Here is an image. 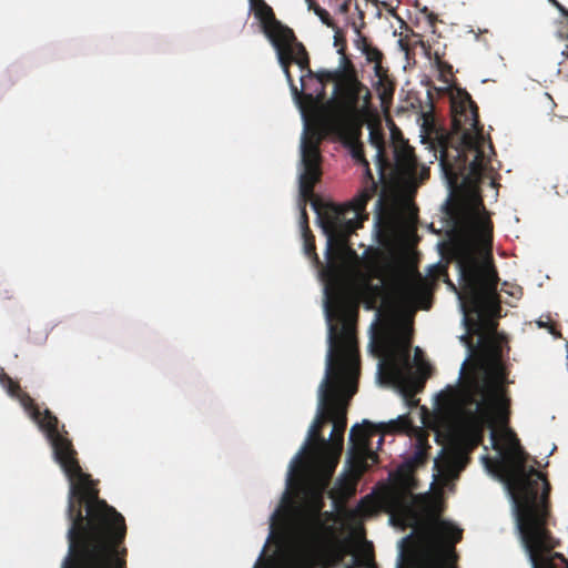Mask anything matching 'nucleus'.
<instances>
[{
	"instance_id": "f257e3e1",
	"label": "nucleus",
	"mask_w": 568,
	"mask_h": 568,
	"mask_svg": "<svg viewBox=\"0 0 568 568\" xmlns=\"http://www.w3.org/2000/svg\"><path fill=\"white\" fill-rule=\"evenodd\" d=\"M325 295L329 344L326 375L318 390V413L310 427L306 443L292 460L291 473L303 464L304 455L310 454L329 479L343 450L348 400L357 392L359 354L357 306L339 283L326 286Z\"/></svg>"
},
{
	"instance_id": "f03ea898",
	"label": "nucleus",
	"mask_w": 568,
	"mask_h": 568,
	"mask_svg": "<svg viewBox=\"0 0 568 568\" xmlns=\"http://www.w3.org/2000/svg\"><path fill=\"white\" fill-rule=\"evenodd\" d=\"M42 430L51 444L54 460L60 465L70 487L68 494V555L61 568H126L124 517L99 497L91 475L83 473L78 453L68 432L45 409Z\"/></svg>"
},
{
	"instance_id": "7ed1b4c3",
	"label": "nucleus",
	"mask_w": 568,
	"mask_h": 568,
	"mask_svg": "<svg viewBox=\"0 0 568 568\" xmlns=\"http://www.w3.org/2000/svg\"><path fill=\"white\" fill-rule=\"evenodd\" d=\"M453 128L460 132L458 145L444 144L439 163L452 182L463 179L470 187H478L486 171L479 113L476 102L466 89H457L450 101Z\"/></svg>"
},
{
	"instance_id": "20e7f679",
	"label": "nucleus",
	"mask_w": 568,
	"mask_h": 568,
	"mask_svg": "<svg viewBox=\"0 0 568 568\" xmlns=\"http://www.w3.org/2000/svg\"><path fill=\"white\" fill-rule=\"evenodd\" d=\"M392 430L415 432V453L409 465H402L389 484L382 485L372 496L375 508L389 514L390 521L403 528H417L422 524V496L415 495L417 480L413 475V467L424 465L428 457V434L423 428L414 427L408 416H399L389 423Z\"/></svg>"
},
{
	"instance_id": "39448f33",
	"label": "nucleus",
	"mask_w": 568,
	"mask_h": 568,
	"mask_svg": "<svg viewBox=\"0 0 568 568\" xmlns=\"http://www.w3.org/2000/svg\"><path fill=\"white\" fill-rule=\"evenodd\" d=\"M458 435L463 445L473 450L484 442L486 428H490L493 447L500 450L497 427H507L510 420L511 399L507 388L496 378L473 381L462 393Z\"/></svg>"
},
{
	"instance_id": "423d86ee",
	"label": "nucleus",
	"mask_w": 568,
	"mask_h": 568,
	"mask_svg": "<svg viewBox=\"0 0 568 568\" xmlns=\"http://www.w3.org/2000/svg\"><path fill=\"white\" fill-rule=\"evenodd\" d=\"M341 142L349 151L352 158L365 168L367 185L349 203L331 205L322 217V226L328 236V250L334 245L347 246V240L368 219L366 205L375 195L377 184L374 181L369 163L365 159L364 148L359 141L361 123L353 121H333Z\"/></svg>"
},
{
	"instance_id": "0eeeda50",
	"label": "nucleus",
	"mask_w": 568,
	"mask_h": 568,
	"mask_svg": "<svg viewBox=\"0 0 568 568\" xmlns=\"http://www.w3.org/2000/svg\"><path fill=\"white\" fill-rule=\"evenodd\" d=\"M452 258L457 263L463 281V294L469 311L481 317L497 305L498 273L493 258H479L476 247L465 241L456 242L450 248Z\"/></svg>"
},
{
	"instance_id": "6e6552de",
	"label": "nucleus",
	"mask_w": 568,
	"mask_h": 568,
	"mask_svg": "<svg viewBox=\"0 0 568 568\" xmlns=\"http://www.w3.org/2000/svg\"><path fill=\"white\" fill-rule=\"evenodd\" d=\"M255 18L260 21L262 31L276 50L278 62L285 73L287 82L292 84V74L290 67L295 63L302 70H310V57L302 42H300L294 31L276 19L271 6L264 0L250 6Z\"/></svg>"
},
{
	"instance_id": "1a4fd4ad",
	"label": "nucleus",
	"mask_w": 568,
	"mask_h": 568,
	"mask_svg": "<svg viewBox=\"0 0 568 568\" xmlns=\"http://www.w3.org/2000/svg\"><path fill=\"white\" fill-rule=\"evenodd\" d=\"M301 155L303 171L300 173L298 176V191L301 197V224L304 232L306 231V226H308L306 203L311 201L313 209L316 211L318 215L321 224L322 217L324 216L328 206H331L332 204L326 205L324 212H321V202L318 200H313L314 187L321 181L322 178V155L320 152V138H316L315 135H305L302 141ZM321 227L323 226L321 225ZM324 234L327 235L326 233ZM326 237L328 239V236ZM348 250L352 251V248L349 247V239L347 240V246L338 247L337 245H334L331 251L328 248L326 250V254L331 260L333 258V255Z\"/></svg>"
},
{
	"instance_id": "9d476101",
	"label": "nucleus",
	"mask_w": 568,
	"mask_h": 568,
	"mask_svg": "<svg viewBox=\"0 0 568 568\" xmlns=\"http://www.w3.org/2000/svg\"><path fill=\"white\" fill-rule=\"evenodd\" d=\"M323 507L322 490L307 489L304 504L290 527L291 539L297 550L308 552L322 541L325 529V521L322 518Z\"/></svg>"
},
{
	"instance_id": "9b49d317",
	"label": "nucleus",
	"mask_w": 568,
	"mask_h": 568,
	"mask_svg": "<svg viewBox=\"0 0 568 568\" xmlns=\"http://www.w3.org/2000/svg\"><path fill=\"white\" fill-rule=\"evenodd\" d=\"M335 93L338 118L333 121L358 122L361 112L368 109L371 104V91L358 80L356 69L348 58H344V65L337 74Z\"/></svg>"
},
{
	"instance_id": "f8f14e48",
	"label": "nucleus",
	"mask_w": 568,
	"mask_h": 568,
	"mask_svg": "<svg viewBox=\"0 0 568 568\" xmlns=\"http://www.w3.org/2000/svg\"><path fill=\"white\" fill-rule=\"evenodd\" d=\"M517 528L532 568H568V561L564 555L555 551L560 542L549 527Z\"/></svg>"
},
{
	"instance_id": "ddd939ff",
	"label": "nucleus",
	"mask_w": 568,
	"mask_h": 568,
	"mask_svg": "<svg viewBox=\"0 0 568 568\" xmlns=\"http://www.w3.org/2000/svg\"><path fill=\"white\" fill-rule=\"evenodd\" d=\"M423 530L434 550L428 568H456L455 546L463 539V529L435 516L424 525Z\"/></svg>"
},
{
	"instance_id": "4468645a",
	"label": "nucleus",
	"mask_w": 568,
	"mask_h": 568,
	"mask_svg": "<svg viewBox=\"0 0 568 568\" xmlns=\"http://www.w3.org/2000/svg\"><path fill=\"white\" fill-rule=\"evenodd\" d=\"M381 366H384L389 377L397 383L413 384L416 381L410 359V339L404 335L393 336L383 342Z\"/></svg>"
},
{
	"instance_id": "2eb2a0df",
	"label": "nucleus",
	"mask_w": 568,
	"mask_h": 568,
	"mask_svg": "<svg viewBox=\"0 0 568 568\" xmlns=\"http://www.w3.org/2000/svg\"><path fill=\"white\" fill-rule=\"evenodd\" d=\"M376 434L368 420L355 425L349 432L348 463L361 475L369 467V462L376 463L377 455L372 450V437Z\"/></svg>"
},
{
	"instance_id": "dca6fc26",
	"label": "nucleus",
	"mask_w": 568,
	"mask_h": 568,
	"mask_svg": "<svg viewBox=\"0 0 568 568\" xmlns=\"http://www.w3.org/2000/svg\"><path fill=\"white\" fill-rule=\"evenodd\" d=\"M301 70V87L298 90L294 80L292 79V84L288 82L291 91L295 100L298 101L301 109L304 111L305 109L315 108L324 98L325 83L327 81L334 80L335 84L337 83V74L342 71L337 70L334 72L331 71H322L318 73H314L311 70V74L307 70Z\"/></svg>"
},
{
	"instance_id": "f3484780",
	"label": "nucleus",
	"mask_w": 568,
	"mask_h": 568,
	"mask_svg": "<svg viewBox=\"0 0 568 568\" xmlns=\"http://www.w3.org/2000/svg\"><path fill=\"white\" fill-rule=\"evenodd\" d=\"M394 144L395 171L399 179L408 183L423 182L429 176V169L417 162L414 149L404 140L400 131L392 130Z\"/></svg>"
},
{
	"instance_id": "a211bd4d",
	"label": "nucleus",
	"mask_w": 568,
	"mask_h": 568,
	"mask_svg": "<svg viewBox=\"0 0 568 568\" xmlns=\"http://www.w3.org/2000/svg\"><path fill=\"white\" fill-rule=\"evenodd\" d=\"M397 291L399 297L408 304H418L424 308H428L426 304L429 298V284L420 273L416 272L412 275H406L398 282Z\"/></svg>"
},
{
	"instance_id": "6ab92c4d",
	"label": "nucleus",
	"mask_w": 568,
	"mask_h": 568,
	"mask_svg": "<svg viewBox=\"0 0 568 568\" xmlns=\"http://www.w3.org/2000/svg\"><path fill=\"white\" fill-rule=\"evenodd\" d=\"M467 457L463 452L452 450L443 447L434 460V470L438 477L445 480L455 479L465 468Z\"/></svg>"
},
{
	"instance_id": "aec40b11",
	"label": "nucleus",
	"mask_w": 568,
	"mask_h": 568,
	"mask_svg": "<svg viewBox=\"0 0 568 568\" xmlns=\"http://www.w3.org/2000/svg\"><path fill=\"white\" fill-rule=\"evenodd\" d=\"M355 9L358 11V20H349L347 23L353 28L356 33V39L354 40L356 49H358L366 58V61L369 63H378L383 62L384 54L383 52L362 33V28L365 26L364 22V12L359 10L358 6H355Z\"/></svg>"
},
{
	"instance_id": "412c9836",
	"label": "nucleus",
	"mask_w": 568,
	"mask_h": 568,
	"mask_svg": "<svg viewBox=\"0 0 568 568\" xmlns=\"http://www.w3.org/2000/svg\"><path fill=\"white\" fill-rule=\"evenodd\" d=\"M369 143L376 150V163L381 171V174L384 175V171L390 165L389 160L386 154L385 146V138L384 133L381 129L372 128L369 131Z\"/></svg>"
},
{
	"instance_id": "4be33fe9",
	"label": "nucleus",
	"mask_w": 568,
	"mask_h": 568,
	"mask_svg": "<svg viewBox=\"0 0 568 568\" xmlns=\"http://www.w3.org/2000/svg\"><path fill=\"white\" fill-rule=\"evenodd\" d=\"M16 398L19 400L32 420L36 422L42 430V424L45 420V409L41 412L38 405L34 403L33 398L23 390Z\"/></svg>"
},
{
	"instance_id": "5701e85b",
	"label": "nucleus",
	"mask_w": 568,
	"mask_h": 568,
	"mask_svg": "<svg viewBox=\"0 0 568 568\" xmlns=\"http://www.w3.org/2000/svg\"><path fill=\"white\" fill-rule=\"evenodd\" d=\"M375 90L381 99L382 104H386L393 100L395 92V82L390 77H384L375 83Z\"/></svg>"
},
{
	"instance_id": "b1692460",
	"label": "nucleus",
	"mask_w": 568,
	"mask_h": 568,
	"mask_svg": "<svg viewBox=\"0 0 568 568\" xmlns=\"http://www.w3.org/2000/svg\"><path fill=\"white\" fill-rule=\"evenodd\" d=\"M303 237L305 254L310 258H312L316 264H320V258L318 255L316 254L315 236L312 234L308 226H306V231L303 232Z\"/></svg>"
},
{
	"instance_id": "393cba45",
	"label": "nucleus",
	"mask_w": 568,
	"mask_h": 568,
	"mask_svg": "<svg viewBox=\"0 0 568 568\" xmlns=\"http://www.w3.org/2000/svg\"><path fill=\"white\" fill-rule=\"evenodd\" d=\"M0 384L8 392V394L14 398L22 392L20 384L13 381L7 374H2L0 376Z\"/></svg>"
},
{
	"instance_id": "a878e982",
	"label": "nucleus",
	"mask_w": 568,
	"mask_h": 568,
	"mask_svg": "<svg viewBox=\"0 0 568 568\" xmlns=\"http://www.w3.org/2000/svg\"><path fill=\"white\" fill-rule=\"evenodd\" d=\"M464 323L467 327V334L463 335L462 341L471 347V334H477L480 329L481 324L469 318L467 315L464 316Z\"/></svg>"
},
{
	"instance_id": "bb28decb",
	"label": "nucleus",
	"mask_w": 568,
	"mask_h": 568,
	"mask_svg": "<svg viewBox=\"0 0 568 568\" xmlns=\"http://www.w3.org/2000/svg\"><path fill=\"white\" fill-rule=\"evenodd\" d=\"M334 34V45L337 48V52L342 55V67L344 65V58H347L345 51H346V39L343 33V31L336 26L335 29H333Z\"/></svg>"
},
{
	"instance_id": "cd10ccee",
	"label": "nucleus",
	"mask_w": 568,
	"mask_h": 568,
	"mask_svg": "<svg viewBox=\"0 0 568 568\" xmlns=\"http://www.w3.org/2000/svg\"><path fill=\"white\" fill-rule=\"evenodd\" d=\"M320 19L321 21L327 26L328 28H332V29H335L336 28V23L334 22V20L332 19L331 14L328 13V11H326L325 9H323L322 7L320 6H316V8H314V11H313Z\"/></svg>"
},
{
	"instance_id": "c85d7f7f",
	"label": "nucleus",
	"mask_w": 568,
	"mask_h": 568,
	"mask_svg": "<svg viewBox=\"0 0 568 568\" xmlns=\"http://www.w3.org/2000/svg\"><path fill=\"white\" fill-rule=\"evenodd\" d=\"M435 63L440 73L453 74V67L448 62L444 61L438 54L435 57Z\"/></svg>"
},
{
	"instance_id": "c756f323",
	"label": "nucleus",
	"mask_w": 568,
	"mask_h": 568,
	"mask_svg": "<svg viewBox=\"0 0 568 568\" xmlns=\"http://www.w3.org/2000/svg\"><path fill=\"white\" fill-rule=\"evenodd\" d=\"M374 73L377 80L383 79L384 77H390L388 74V69L383 67V62H378L374 64Z\"/></svg>"
},
{
	"instance_id": "7c9ffc66",
	"label": "nucleus",
	"mask_w": 568,
	"mask_h": 568,
	"mask_svg": "<svg viewBox=\"0 0 568 568\" xmlns=\"http://www.w3.org/2000/svg\"><path fill=\"white\" fill-rule=\"evenodd\" d=\"M338 12L342 14H348L351 10L352 0H335Z\"/></svg>"
},
{
	"instance_id": "2f4dec72",
	"label": "nucleus",
	"mask_w": 568,
	"mask_h": 568,
	"mask_svg": "<svg viewBox=\"0 0 568 568\" xmlns=\"http://www.w3.org/2000/svg\"><path fill=\"white\" fill-rule=\"evenodd\" d=\"M538 326L539 327H544V328H547L548 332L554 335V336H560V333L559 331L557 329L556 325L554 323H550V322H544V321H538L537 322Z\"/></svg>"
},
{
	"instance_id": "473e14b6",
	"label": "nucleus",
	"mask_w": 568,
	"mask_h": 568,
	"mask_svg": "<svg viewBox=\"0 0 568 568\" xmlns=\"http://www.w3.org/2000/svg\"><path fill=\"white\" fill-rule=\"evenodd\" d=\"M481 227V232H483V236L484 237H491V229L490 226L487 224V223H484L480 225Z\"/></svg>"
},
{
	"instance_id": "72a5a7b5",
	"label": "nucleus",
	"mask_w": 568,
	"mask_h": 568,
	"mask_svg": "<svg viewBox=\"0 0 568 568\" xmlns=\"http://www.w3.org/2000/svg\"><path fill=\"white\" fill-rule=\"evenodd\" d=\"M427 19L430 26H434L437 21V17L434 12H429Z\"/></svg>"
},
{
	"instance_id": "f704fd0d",
	"label": "nucleus",
	"mask_w": 568,
	"mask_h": 568,
	"mask_svg": "<svg viewBox=\"0 0 568 568\" xmlns=\"http://www.w3.org/2000/svg\"><path fill=\"white\" fill-rule=\"evenodd\" d=\"M307 2V7H308V10H312L314 11V8H316V6H318L315 0H305Z\"/></svg>"
},
{
	"instance_id": "c9c22d12",
	"label": "nucleus",
	"mask_w": 568,
	"mask_h": 568,
	"mask_svg": "<svg viewBox=\"0 0 568 568\" xmlns=\"http://www.w3.org/2000/svg\"><path fill=\"white\" fill-rule=\"evenodd\" d=\"M446 282H447V284H448L449 286H452V288H453L454 291H456V286H455V285H454L449 280H447Z\"/></svg>"
},
{
	"instance_id": "e433bc0d",
	"label": "nucleus",
	"mask_w": 568,
	"mask_h": 568,
	"mask_svg": "<svg viewBox=\"0 0 568 568\" xmlns=\"http://www.w3.org/2000/svg\"><path fill=\"white\" fill-rule=\"evenodd\" d=\"M425 368H429V366H428L427 364H423V365H420V366H419V369H420V371H423V369H425Z\"/></svg>"
},
{
	"instance_id": "4c0bfd02",
	"label": "nucleus",
	"mask_w": 568,
	"mask_h": 568,
	"mask_svg": "<svg viewBox=\"0 0 568 568\" xmlns=\"http://www.w3.org/2000/svg\"><path fill=\"white\" fill-rule=\"evenodd\" d=\"M382 203H383V199L381 197V199H378V201H377V205H378V206H381V205H382Z\"/></svg>"
},
{
	"instance_id": "58836bf2",
	"label": "nucleus",
	"mask_w": 568,
	"mask_h": 568,
	"mask_svg": "<svg viewBox=\"0 0 568 568\" xmlns=\"http://www.w3.org/2000/svg\"><path fill=\"white\" fill-rule=\"evenodd\" d=\"M258 0H248L250 2V6H252L253 3L257 2Z\"/></svg>"
},
{
	"instance_id": "ea45409f",
	"label": "nucleus",
	"mask_w": 568,
	"mask_h": 568,
	"mask_svg": "<svg viewBox=\"0 0 568 568\" xmlns=\"http://www.w3.org/2000/svg\"><path fill=\"white\" fill-rule=\"evenodd\" d=\"M389 11L393 13V16H395V17H396V12H394V10H393V9H389Z\"/></svg>"
},
{
	"instance_id": "a19ab883",
	"label": "nucleus",
	"mask_w": 568,
	"mask_h": 568,
	"mask_svg": "<svg viewBox=\"0 0 568 568\" xmlns=\"http://www.w3.org/2000/svg\"><path fill=\"white\" fill-rule=\"evenodd\" d=\"M564 54H565V55L567 57V59H568V51H567V52H564Z\"/></svg>"
}]
</instances>
